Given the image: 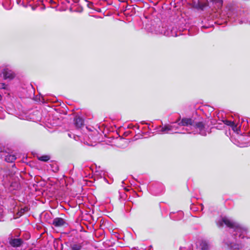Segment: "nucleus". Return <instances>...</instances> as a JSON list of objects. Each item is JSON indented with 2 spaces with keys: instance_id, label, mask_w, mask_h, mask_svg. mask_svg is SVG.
Wrapping results in <instances>:
<instances>
[{
  "instance_id": "11",
  "label": "nucleus",
  "mask_w": 250,
  "mask_h": 250,
  "mask_svg": "<svg viewBox=\"0 0 250 250\" xmlns=\"http://www.w3.org/2000/svg\"><path fill=\"white\" fill-rule=\"evenodd\" d=\"M177 214L179 216L177 218H175L174 216H173V213H170L169 216L171 219L173 220H179L181 219L183 216V212L181 211H179L177 212Z\"/></svg>"
},
{
  "instance_id": "6",
  "label": "nucleus",
  "mask_w": 250,
  "mask_h": 250,
  "mask_svg": "<svg viewBox=\"0 0 250 250\" xmlns=\"http://www.w3.org/2000/svg\"><path fill=\"white\" fill-rule=\"evenodd\" d=\"M208 1L204 0H199L197 4H194V6L200 10H203L208 6Z\"/></svg>"
},
{
  "instance_id": "17",
  "label": "nucleus",
  "mask_w": 250,
  "mask_h": 250,
  "mask_svg": "<svg viewBox=\"0 0 250 250\" xmlns=\"http://www.w3.org/2000/svg\"><path fill=\"white\" fill-rule=\"evenodd\" d=\"M5 118V112L2 109H0V119H3Z\"/></svg>"
},
{
  "instance_id": "15",
  "label": "nucleus",
  "mask_w": 250,
  "mask_h": 250,
  "mask_svg": "<svg viewBox=\"0 0 250 250\" xmlns=\"http://www.w3.org/2000/svg\"><path fill=\"white\" fill-rule=\"evenodd\" d=\"M223 122L225 124H226L230 126H231L232 125H234V123L233 122L229 121L228 120H224Z\"/></svg>"
},
{
  "instance_id": "18",
  "label": "nucleus",
  "mask_w": 250,
  "mask_h": 250,
  "mask_svg": "<svg viewBox=\"0 0 250 250\" xmlns=\"http://www.w3.org/2000/svg\"><path fill=\"white\" fill-rule=\"evenodd\" d=\"M180 250H192V248L191 246H188L187 247H182Z\"/></svg>"
},
{
  "instance_id": "14",
  "label": "nucleus",
  "mask_w": 250,
  "mask_h": 250,
  "mask_svg": "<svg viewBox=\"0 0 250 250\" xmlns=\"http://www.w3.org/2000/svg\"><path fill=\"white\" fill-rule=\"evenodd\" d=\"M215 4H217V6L219 7L222 5L223 0H211Z\"/></svg>"
},
{
  "instance_id": "1",
  "label": "nucleus",
  "mask_w": 250,
  "mask_h": 250,
  "mask_svg": "<svg viewBox=\"0 0 250 250\" xmlns=\"http://www.w3.org/2000/svg\"><path fill=\"white\" fill-rule=\"evenodd\" d=\"M216 224L219 227L226 225L232 233L224 239V244L230 250H244V248H249L250 238L246 236L247 233L246 228L226 216L220 217Z\"/></svg>"
},
{
  "instance_id": "10",
  "label": "nucleus",
  "mask_w": 250,
  "mask_h": 250,
  "mask_svg": "<svg viewBox=\"0 0 250 250\" xmlns=\"http://www.w3.org/2000/svg\"><path fill=\"white\" fill-rule=\"evenodd\" d=\"M16 159V157L13 154H8L5 156V160L8 163L13 162Z\"/></svg>"
},
{
  "instance_id": "2",
  "label": "nucleus",
  "mask_w": 250,
  "mask_h": 250,
  "mask_svg": "<svg viewBox=\"0 0 250 250\" xmlns=\"http://www.w3.org/2000/svg\"><path fill=\"white\" fill-rule=\"evenodd\" d=\"M161 131L166 133H193L206 136L207 133L203 122H195L190 118H184L173 125H165L161 127Z\"/></svg>"
},
{
  "instance_id": "22",
  "label": "nucleus",
  "mask_w": 250,
  "mask_h": 250,
  "mask_svg": "<svg viewBox=\"0 0 250 250\" xmlns=\"http://www.w3.org/2000/svg\"><path fill=\"white\" fill-rule=\"evenodd\" d=\"M1 218H2L1 214H0V220H1Z\"/></svg>"
},
{
  "instance_id": "4",
  "label": "nucleus",
  "mask_w": 250,
  "mask_h": 250,
  "mask_svg": "<svg viewBox=\"0 0 250 250\" xmlns=\"http://www.w3.org/2000/svg\"><path fill=\"white\" fill-rule=\"evenodd\" d=\"M52 224L56 227H61L65 224V221L63 218L56 217L53 220Z\"/></svg>"
},
{
  "instance_id": "13",
  "label": "nucleus",
  "mask_w": 250,
  "mask_h": 250,
  "mask_svg": "<svg viewBox=\"0 0 250 250\" xmlns=\"http://www.w3.org/2000/svg\"><path fill=\"white\" fill-rule=\"evenodd\" d=\"M82 246L79 244H74L71 247L72 250H80Z\"/></svg>"
},
{
  "instance_id": "8",
  "label": "nucleus",
  "mask_w": 250,
  "mask_h": 250,
  "mask_svg": "<svg viewBox=\"0 0 250 250\" xmlns=\"http://www.w3.org/2000/svg\"><path fill=\"white\" fill-rule=\"evenodd\" d=\"M197 246L199 247L201 250H208L209 245L206 241H199L197 243Z\"/></svg>"
},
{
  "instance_id": "12",
  "label": "nucleus",
  "mask_w": 250,
  "mask_h": 250,
  "mask_svg": "<svg viewBox=\"0 0 250 250\" xmlns=\"http://www.w3.org/2000/svg\"><path fill=\"white\" fill-rule=\"evenodd\" d=\"M39 160L43 162H46L50 159V157L48 155H43L39 157Z\"/></svg>"
},
{
  "instance_id": "20",
  "label": "nucleus",
  "mask_w": 250,
  "mask_h": 250,
  "mask_svg": "<svg viewBox=\"0 0 250 250\" xmlns=\"http://www.w3.org/2000/svg\"><path fill=\"white\" fill-rule=\"evenodd\" d=\"M0 88L5 89L6 85L4 83H0Z\"/></svg>"
},
{
  "instance_id": "16",
  "label": "nucleus",
  "mask_w": 250,
  "mask_h": 250,
  "mask_svg": "<svg viewBox=\"0 0 250 250\" xmlns=\"http://www.w3.org/2000/svg\"><path fill=\"white\" fill-rule=\"evenodd\" d=\"M231 127H232V129L234 132H236L237 133H238V131L240 130L239 128V127H238L236 125H235L234 123V125H232Z\"/></svg>"
},
{
  "instance_id": "3",
  "label": "nucleus",
  "mask_w": 250,
  "mask_h": 250,
  "mask_svg": "<svg viewBox=\"0 0 250 250\" xmlns=\"http://www.w3.org/2000/svg\"><path fill=\"white\" fill-rule=\"evenodd\" d=\"M151 32H154L156 34H163L166 36H177V34L175 33V32H173L172 29H170L169 28L166 29V27H164L163 26L161 27L160 26H159L157 29H155L154 31L151 30Z\"/></svg>"
},
{
  "instance_id": "5",
  "label": "nucleus",
  "mask_w": 250,
  "mask_h": 250,
  "mask_svg": "<svg viewBox=\"0 0 250 250\" xmlns=\"http://www.w3.org/2000/svg\"><path fill=\"white\" fill-rule=\"evenodd\" d=\"M23 241L20 238H10L9 241V244L13 247H19L22 244Z\"/></svg>"
},
{
  "instance_id": "19",
  "label": "nucleus",
  "mask_w": 250,
  "mask_h": 250,
  "mask_svg": "<svg viewBox=\"0 0 250 250\" xmlns=\"http://www.w3.org/2000/svg\"><path fill=\"white\" fill-rule=\"evenodd\" d=\"M68 135L69 137L71 138L72 137V135H73V137H74V139L76 140H77V138H78V136H75V135L74 134H71L70 133H68Z\"/></svg>"
},
{
  "instance_id": "21",
  "label": "nucleus",
  "mask_w": 250,
  "mask_h": 250,
  "mask_svg": "<svg viewBox=\"0 0 250 250\" xmlns=\"http://www.w3.org/2000/svg\"><path fill=\"white\" fill-rule=\"evenodd\" d=\"M58 169H59L58 167H55V169H53V171H58Z\"/></svg>"
},
{
  "instance_id": "23",
  "label": "nucleus",
  "mask_w": 250,
  "mask_h": 250,
  "mask_svg": "<svg viewBox=\"0 0 250 250\" xmlns=\"http://www.w3.org/2000/svg\"><path fill=\"white\" fill-rule=\"evenodd\" d=\"M1 95H0V100L1 99Z\"/></svg>"
},
{
  "instance_id": "9",
  "label": "nucleus",
  "mask_w": 250,
  "mask_h": 250,
  "mask_svg": "<svg viewBox=\"0 0 250 250\" xmlns=\"http://www.w3.org/2000/svg\"><path fill=\"white\" fill-rule=\"evenodd\" d=\"M74 124L77 128H80L83 125V121L80 117H76L74 119Z\"/></svg>"
},
{
  "instance_id": "7",
  "label": "nucleus",
  "mask_w": 250,
  "mask_h": 250,
  "mask_svg": "<svg viewBox=\"0 0 250 250\" xmlns=\"http://www.w3.org/2000/svg\"><path fill=\"white\" fill-rule=\"evenodd\" d=\"M3 77L5 79H11L14 78V75L11 70L8 68L4 69L2 72Z\"/></svg>"
}]
</instances>
